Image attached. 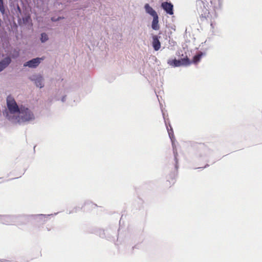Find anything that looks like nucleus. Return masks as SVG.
<instances>
[{
    "instance_id": "nucleus-1",
    "label": "nucleus",
    "mask_w": 262,
    "mask_h": 262,
    "mask_svg": "<svg viewBox=\"0 0 262 262\" xmlns=\"http://www.w3.org/2000/svg\"><path fill=\"white\" fill-rule=\"evenodd\" d=\"M7 104L10 112L6 110L3 112V114L8 120L13 121L15 118L11 117L9 114H14L16 113H18L20 111V108L18 107L14 98L10 96L7 98Z\"/></svg>"
},
{
    "instance_id": "nucleus-2",
    "label": "nucleus",
    "mask_w": 262,
    "mask_h": 262,
    "mask_svg": "<svg viewBox=\"0 0 262 262\" xmlns=\"http://www.w3.org/2000/svg\"><path fill=\"white\" fill-rule=\"evenodd\" d=\"M19 116L15 117L13 120L14 123H22L29 121L34 119L33 114L28 108L24 107H20V111L18 112Z\"/></svg>"
},
{
    "instance_id": "nucleus-3",
    "label": "nucleus",
    "mask_w": 262,
    "mask_h": 262,
    "mask_svg": "<svg viewBox=\"0 0 262 262\" xmlns=\"http://www.w3.org/2000/svg\"><path fill=\"white\" fill-rule=\"evenodd\" d=\"M167 63L172 67H178L182 66H188L191 63L189 58L186 56L180 60L176 59H169L167 61Z\"/></svg>"
},
{
    "instance_id": "nucleus-4",
    "label": "nucleus",
    "mask_w": 262,
    "mask_h": 262,
    "mask_svg": "<svg viewBox=\"0 0 262 262\" xmlns=\"http://www.w3.org/2000/svg\"><path fill=\"white\" fill-rule=\"evenodd\" d=\"M161 7L167 14L169 15L173 14V6L171 3L163 2L161 4Z\"/></svg>"
},
{
    "instance_id": "nucleus-5",
    "label": "nucleus",
    "mask_w": 262,
    "mask_h": 262,
    "mask_svg": "<svg viewBox=\"0 0 262 262\" xmlns=\"http://www.w3.org/2000/svg\"><path fill=\"white\" fill-rule=\"evenodd\" d=\"M43 60L42 58H34L24 64L25 67H29L30 68L36 67L40 62V60Z\"/></svg>"
},
{
    "instance_id": "nucleus-6",
    "label": "nucleus",
    "mask_w": 262,
    "mask_h": 262,
    "mask_svg": "<svg viewBox=\"0 0 262 262\" xmlns=\"http://www.w3.org/2000/svg\"><path fill=\"white\" fill-rule=\"evenodd\" d=\"M11 59L10 57H7L0 61V72L5 69L10 63Z\"/></svg>"
},
{
    "instance_id": "nucleus-7",
    "label": "nucleus",
    "mask_w": 262,
    "mask_h": 262,
    "mask_svg": "<svg viewBox=\"0 0 262 262\" xmlns=\"http://www.w3.org/2000/svg\"><path fill=\"white\" fill-rule=\"evenodd\" d=\"M152 46L155 51H158L161 47V43L157 36L152 37Z\"/></svg>"
},
{
    "instance_id": "nucleus-8",
    "label": "nucleus",
    "mask_w": 262,
    "mask_h": 262,
    "mask_svg": "<svg viewBox=\"0 0 262 262\" xmlns=\"http://www.w3.org/2000/svg\"><path fill=\"white\" fill-rule=\"evenodd\" d=\"M144 8L146 12L152 16L154 17L158 15L156 12L149 5V4H145Z\"/></svg>"
},
{
    "instance_id": "nucleus-9",
    "label": "nucleus",
    "mask_w": 262,
    "mask_h": 262,
    "mask_svg": "<svg viewBox=\"0 0 262 262\" xmlns=\"http://www.w3.org/2000/svg\"><path fill=\"white\" fill-rule=\"evenodd\" d=\"M158 16L156 15L153 17V20L152 21L151 27L155 30H158L159 29V26L158 24Z\"/></svg>"
},
{
    "instance_id": "nucleus-10",
    "label": "nucleus",
    "mask_w": 262,
    "mask_h": 262,
    "mask_svg": "<svg viewBox=\"0 0 262 262\" xmlns=\"http://www.w3.org/2000/svg\"><path fill=\"white\" fill-rule=\"evenodd\" d=\"M42 81L43 78L41 77H37L35 80V83L37 87H39L41 88L43 86Z\"/></svg>"
},
{
    "instance_id": "nucleus-11",
    "label": "nucleus",
    "mask_w": 262,
    "mask_h": 262,
    "mask_svg": "<svg viewBox=\"0 0 262 262\" xmlns=\"http://www.w3.org/2000/svg\"><path fill=\"white\" fill-rule=\"evenodd\" d=\"M200 13H201V17L204 18L208 17L209 15V11L206 8H205V10H203L202 11L200 12Z\"/></svg>"
},
{
    "instance_id": "nucleus-12",
    "label": "nucleus",
    "mask_w": 262,
    "mask_h": 262,
    "mask_svg": "<svg viewBox=\"0 0 262 262\" xmlns=\"http://www.w3.org/2000/svg\"><path fill=\"white\" fill-rule=\"evenodd\" d=\"M202 55L203 53L202 52L195 55L193 58L192 62L194 63H197L198 62L200 61Z\"/></svg>"
},
{
    "instance_id": "nucleus-13",
    "label": "nucleus",
    "mask_w": 262,
    "mask_h": 262,
    "mask_svg": "<svg viewBox=\"0 0 262 262\" xmlns=\"http://www.w3.org/2000/svg\"><path fill=\"white\" fill-rule=\"evenodd\" d=\"M48 39V35L45 33H43L41 34V40L42 42H45L46 41H47Z\"/></svg>"
},
{
    "instance_id": "nucleus-14",
    "label": "nucleus",
    "mask_w": 262,
    "mask_h": 262,
    "mask_svg": "<svg viewBox=\"0 0 262 262\" xmlns=\"http://www.w3.org/2000/svg\"><path fill=\"white\" fill-rule=\"evenodd\" d=\"M2 3H3L2 0H0V8L1 7Z\"/></svg>"
},
{
    "instance_id": "nucleus-15",
    "label": "nucleus",
    "mask_w": 262,
    "mask_h": 262,
    "mask_svg": "<svg viewBox=\"0 0 262 262\" xmlns=\"http://www.w3.org/2000/svg\"><path fill=\"white\" fill-rule=\"evenodd\" d=\"M201 4L204 5V3L202 2H201Z\"/></svg>"
}]
</instances>
